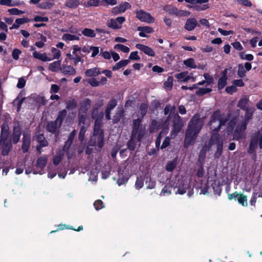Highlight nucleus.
Masks as SVG:
<instances>
[{"mask_svg":"<svg viewBox=\"0 0 262 262\" xmlns=\"http://www.w3.org/2000/svg\"><path fill=\"white\" fill-rule=\"evenodd\" d=\"M143 179L141 177H138L135 184V188L137 189L141 188L143 186Z\"/></svg>","mask_w":262,"mask_h":262,"instance_id":"obj_58","label":"nucleus"},{"mask_svg":"<svg viewBox=\"0 0 262 262\" xmlns=\"http://www.w3.org/2000/svg\"><path fill=\"white\" fill-rule=\"evenodd\" d=\"M204 124V120L198 114L193 116L188 125L185 134L184 146L187 148L193 144Z\"/></svg>","mask_w":262,"mask_h":262,"instance_id":"obj_3","label":"nucleus"},{"mask_svg":"<svg viewBox=\"0 0 262 262\" xmlns=\"http://www.w3.org/2000/svg\"><path fill=\"white\" fill-rule=\"evenodd\" d=\"M77 107V102L75 100L72 99L68 101L67 108L69 110H73Z\"/></svg>","mask_w":262,"mask_h":262,"instance_id":"obj_48","label":"nucleus"},{"mask_svg":"<svg viewBox=\"0 0 262 262\" xmlns=\"http://www.w3.org/2000/svg\"><path fill=\"white\" fill-rule=\"evenodd\" d=\"M87 82L93 87H97L100 84V82L97 80L95 78H92L88 79Z\"/></svg>","mask_w":262,"mask_h":262,"instance_id":"obj_50","label":"nucleus"},{"mask_svg":"<svg viewBox=\"0 0 262 262\" xmlns=\"http://www.w3.org/2000/svg\"><path fill=\"white\" fill-rule=\"evenodd\" d=\"M173 127L170 133V138L174 139L183 127L185 121L178 115H173Z\"/></svg>","mask_w":262,"mask_h":262,"instance_id":"obj_8","label":"nucleus"},{"mask_svg":"<svg viewBox=\"0 0 262 262\" xmlns=\"http://www.w3.org/2000/svg\"><path fill=\"white\" fill-rule=\"evenodd\" d=\"M241 58L248 61H251L253 59V56L251 54H245L244 52H241L239 54Z\"/></svg>","mask_w":262,"mask_h":262,"instance_id":"obj_56","label":"nucleus"},{"mask_svg":"<svg viewBox=\"0 0 262 262\" xmlns=\"http://www.w3.org/2000/svg\"><path fill=\"white\" fill-rule=\"evenodd\" d=\"M97 109H94L92 112V118L95 119V126L94 134L91 136L89 142V146H97L101 148L103 146V132L100 129L103 113L102 112L98 114Z\"/></svg>","mask_w":262,"mask_h":262,"instance_id":"obj_4","label":"nucleus"},{"mask_svg":"<svg viewBox=\"0 0 262 262\" xmlns=\"http://www.w3.org/2000/svg\"><path fill=\"white\" fill-rule=\"evenodd\" d=\"M117 105V101L115 99H112L109 101L105 110V118L107 120L111 119V111Z\"/></svg>","mask_w":262,"mask_h":262,"instance_id":"obj_19","label":"nucleus"},{"mask_svg":"<svg viewBox=\"0 0 262 262\" xmlns=\"http://www.w3.org/2000/svg\"><path fill=\"white\" fill-rule=\"evenodd\" d=\"M173 78L172 77H169L166 81L164 83V86L165 88L171 89L172 86Z\"/></svg>","mask_w":262,"mask_h":262,"instance_id":"obj_62","label":"nucleus"},{"mask_svg":"<svg viewBox=\"0 0 262 262\" xmlns=\"http://www.w3.org/2000/svg\"><path fill=\"white\" fill-rule=\"evenodd\" d=\"M9 127L7 124H4L2 127L1 138L2 142L7 140L8 136Z\"/></svg>","mask_w":262,"mask_h":262,"instance_id":"obj_32","label":"nucleus"},{"mask_svg":"<svg viewBox=\"0 0 262 262\" xmlns=\"http://www.w3.org/2000/svg\"><path fill=\"white\" fill-rule=\"evenodd\" d=\"M177 164V160L176 159L169 161L166 165V169L168 171H172Z\"/></svg>","mask_w":262,"mask_h":262,"instance_id":"obj_39","label":"nucleus"},{"mask_svg":"<svg viewBox=\"0 0 262 262\" xmlns=\"http://www.w3.org/2000/svg\"><path fill=\"white\" fill-rule=\"evenodd\" d=\"M47 163V157L46 156H42L37 159L36 166L37 168L42 169L46 166Z\"/></svg>","mask_w":262,"mask_h":262,"instance_id":"obj_30","label":"nucleus"},{"mask_svg":"<svg viewBox=\"0 0 262 262\" xmlns=\"http://www.w3.org/2000/svg\"><path fill=\"white\" fill-rule=\"evenodd\" d=\"M227 73H228L227 69H225L222 72V76L219 78V81H218V89L219 90L222 89L227 84Z\"/></svg>","mask_w":262,"mask_h":262,"instance_id":"obj_16","label":"nucleus"},{"mask_svg":"<svg viewBox=\"0 0 262 262\" xmlns=\"http://www.w3.org/2000/svg\"><path fill=\"white\" fill-rule=\"evenodd\" d=\"M84 74L87 77H96L101 74V71L99 68L96 67L86 70Z\"/></svg>","mask_w":262,"mask_h":262,"instance_id":"obj_24","label":"nucleus"},{"mask_svg":"<svg viewBox=\"0 0 262 262\" xmlns=\"http://www.w3.org/2000/svg\"><path fill=\"white\" fill-rule=\"evenodd\" d=\"M91 106V101L88 98L83 99L80 103V108L79 110V116L85 115L86 116V112L89 110ZM87 118V117H86Z\"/></svg>","mask_w":262,"mask_h":262,"instance_id":"obj_13","label":"nucleus"},{"mask_svg":"<svg viewBox=\"0 0 262 262\" xmlns=\"http://www.w3.org/2000/svg\"><path fill=\"white\" fill-rule=\"evenodd\" d=\"M247 102L248 100L246 98H243L238 101L237 106L243 110H245L246 108Z\"/></svg>","mask_w":262,"mask_h":262,"instance_id":"obj_49","label":"nucleus"},{"mask_svg":"<svg viewBox=\"0 0 262 262\" xmlns=\"http://www.w3.org/2000/svg\"><path fill=\"white\" fill-rule=\"evenodd\" d=\"M61 68V61L57 60L49 64V69L52 72H57Z\"/></svg>","mask_w":262,"mask_h":262,"instance_id":"obj_31","label":"nucleus"},{"mask_svg":"<svg viewBox=\"0 0 262 262\" xmlns=\"http://www.w3.org/2000/svg\"><path fill=\"white\" fill-rule=\"evenodd\" d=\"M130 7V4L127 2H125L123 4L120 5L118 6L115 7L112 9V13L114 14H119L123 13L125 10Z\"/></svg>","mask_w":262,"mask_h":262,"instance_id":"obj_17","label":"nucleus"},{"mask_svg":"<svg viewBox=\"0 0 262 262\" xmlns=\"http://www.w3.org/2000/svg\"><path fill=\"white\" fill-rule=\"evenodd\" d=\"M176 78L178 80L183 81L187 82L190 80L192 77L188 75L187 72H182L175 75Z\"/></svg>","mask_w":262,"mask_h":262,"instance_id":"obj_29","label":"nucleus"},{"mask_svg":"<svg viewBox=\"0 0 262 262\" xmlns=\"http://www.w3.org/2000/svg\"><path fill=\"white\" fill-rule=\"evenodd\" d=\"M247 125V121H241L238 123L234 133V139L238 140L245 138L244 132Z\"/></svg>","mask_w":262,"mask_h":262,"instance_id":"obj_10","label":"nucleus"},{"mask_svg":"<svg viewBox=\"0 0 262 262\" xmlns=\"http://www.w3.org/2000/svg\"><path fill=\"white\" fill-rule=\"evenodd\" d=\"M197 26H199V24L196 19L189 18L186 20L184 29L188 31H191L193 30Z\"/></svg>","mask_w":262,"mask_h":262,"instance_id":"obj_15","label":"nucleus"},{"mask_svg":"<svg viewBox=\"0 0 262 262\" xmlns=\"http://www.w3.org/2000/svg\"><path fill=\"white\" fill-rule=\"evenodd\" d=\"M174 109H175V108L174 107H171V106L170 105H167L165 106V107L164 108V114L165 115H167L170 112V113L167 120H169L170 118L173 117L172 115L174 114H172L171 112L172 111L174 112Z\"/></svg>","mask_w":262,"mask_h":262,"instance_id":"obj_46","label":"nucleus"},{"mask_svg":"<svg viewBox=\"0 0 262 262\" xmlns=\"http://www.w3.org/2000/svg\"><path fill=\"white\" fill-rule=\"evenodd\" d=\"M124 17H118L116 19H111L108 21L107 25L108 27L113 29H118L122 27V24L125 21Z\"/></svg>","mask_w":262,"mask_h":262,"instance_id":"obj_12","label":"nucleus"},{"mask_svg":"<svg viewBox=\"0 0 262 262\" xmlns=\"http://www.w3.org/2000/svg\"><path fill=\"white\" fill-rule=\"evenodd\" d=\"M61 126V124L58 123L56 120L49 122L47 125V129L49 132L52 133H55L56 131Z\"/></svg>","mask_w":262,"mask_h":262,"instance_id":"obj_25","label":"nucleus"},{"mask_svg":"<svg viewBox=\"0 0 262 262\" xmlns=\"http://www.w3.org/2000/svg\"><path fill=\"white\" fill-rule=\"evenodd\" d=\"M21 52L20 50L18 49H15L13 50L12 56L14 59L18 60L19 58V56L21 54Z\"/></svg>","mask_w":262,"mask_h":262,"instance_id":"obj_63","label":"nucleus"},{"mask_svg":"<svg viewBox=\"0 0 262 262\" xmlns=\"http://www.w3.org/2000/svg\"><path fill=\"white\" fill-rule=\"evenodd\" d=\"M229 119V116L221 114L220 111H216L210 118L209 125L210 129H213L209 145L211 146L213 144L217 145L216 151L214 155L215 158H219L223 150V145L225 139L224 136L219 137L218 130L222 126L224 125Z\"/></svg>","mask_w":262,"mask_h":262,"instance_id":"obj_2","label":"nucleus"},{"mask_svg":"<svg viewBox=\"0 0 262 262\" xmlns=\"http://www.w3.org/2000/svg\"><path fill=\"white\" fill-rule=\"evenodd\" d=\"M139 119L134 120L133 127L131 136L138 141H140L145 133V126L140 125Z\"/></svg>","mask_w":262,"mask_h":262,"instance_id":"obj_6","label":"nucleus"},{"mask_svg":"<svg viewBox=\"0 0 262 262\" xmlns=\"http://www.w3.org/2000/svg\"><path fill=\"white\" fill-rule=\"evenodd\" d=\"M99 4V0H89L86 3L84 4V6L85 7H97Z\"/></svg>","mask_w":262,"mask_h":262,"instance_id":"obj_45","label":"nucleus"},{"mask_svg":"<svg viewBox=\"0 0 262 262\" xmlns=\"http://www.w3.org/2000/svg\"><path fill=\"white\" fill-rule=\"evenodd\" d=\"M62 73L64 74H69L71 75H74L76 73L75 69L70 66H66L62 68Z\"/></svg>","mask_w":262,"mask_h":262,"instance_id":"obj_38","label":"nucleus"},{"mask_svg":"<svg viewBox=\"0 0 262 262\" xmlns=\"http://www.w3.org/2000/svg\"><path fill=\"white\" fill-rule=\"evenodd\" d=\"M136 17L141 21L148 24L152 23L155 21L154 18L151 15L143 10H140L136 12Z\"/></svg>","mask_w":262,"mask_h":262,"instance_id":"obj_11","label":"nucleus"},{"mask_svg":"<svg viewBox=\"0 0 262 262\" xmlns=\"http://www.w3.org/2000/svg\"><path fill=\"white\" fill-rule=\"evenodd\" d=\"M0 145L2 148V155L4 156L7 155L11 149V144L9 142H7V140H4L3 142H2V139H1Z\"/></svg>","mask_w":262,"mask_h":262,"instance_id":"obj_21","label":"nucleus"},{"mask_svg":"<svg viewBox=\"0 0 262 262\" xmlns=\"http://www.w3.org/2000/svg\"><path fill=\"white\" fill-rule=\"evenodd\" d=\"M258 146L262 149V131H257L251 136L248 152L250 154H254Z\"/></svg>","mask_w":262,"mask_h":262,"instance_id":"obj_5","label":"nucleus"},{"mask_svg":"<svg viewBox=\"0 0 262 262\" xmlns=\"http://www.w3.org/2000/svg\"><path fill=\"white\" fill-rule=\"evenodd\" d=\"M22 149L24 152L28 151L30 144V137L29 135L24 134Z\"/></svg>","mask_w":262,"mask_h":262,"instance_id":"obj_26","label":"nucleus"},{"mask_svg":"<svg viewBox=\"0 0 262 262\" xmlns=\"http://www.w3.org/2000/svg\"><path fill=\"white\" fill-rule=\"evenodd\" d=\"M129 62V60L128 59L122 60L119 62L116 63L114 66L113 67V71H116L120 69L121 68L125 67L126 65L128 64Z\"/></svg>","mask_w":262,"mask_h":262,"instance_id":"obj_33","label":"nucleus"},{"mask_svg":"<svg viewBox=\"0 0 262 262\" xmlns=\"http://www.w3.org/2000/svg\"><path fill=\"white\" fill-rule=\"evenodd\" d=\"M21 135V131L19 128L15 127L13 134V142L14 143H16L18 142L20 136Z\"/></svg>","mask_w":262,"mask_h":262,"instance_id":"obj_37","label":"nucleus"},{"mask_svg":"<svg viewBox=\"0 0 262 262\" xmlns=\"http://www.w3.org/2000/svg\"><path fill=\"white\" fill-rule=\"evenodd\" d=\"M162 123V122L161 121H157L155 120H152L149 128L150 132L153 133L159 130L160 128Z\"/></svg>","mask_w":262,"mask_h":262,"instance_id":"obj_28","label":"nucleus"},{"mask_svg":"<svg viewBox=\"0 0 262 262\" xmlns=\"http://www.w3.org/2000/svg\"><path fill=\"white\" fill-rule=\"evenodd\" d=\"M136 47L144 52L145 54L150 56H154L155 55V53L154 50L148 46L141 44H137Z\"/></svg>","mask_w":262,"mask_h":262,"instance_id":"obj_18","label":"nucleus"},{"mask_svg":"<svg viewBox=\"0 0 262 262\" xmlns=\"http://www.w3.org/2000/svg\"><path fill=\"white\" fill-rule=\"evenodd\" d=\"M8 11L11 15H20L24 13V12L23 11L18 10V9L15 8L8 9Z\"/></svg>","mask_w":262,"mask_h":262,"instance_id":"obj_54","label":"nucleus"},{"mask_svg":"<svg viewBox=\"0 0 262 262\" xmlns=\"http://www.w3.org/2000/svg\"><path fill=\"white\" fill-rule=\"evenodd\" d=\"M63 155V151H58L55 156V157L53 159V163L55 165H58L60 162L61 161L62 156Z\"/></svg>","mask_w":262,"mask_h":262,"instance_id":"obj_41","label":"nucleus"},{"mask_svg":"<svg viewBox=\"0 0 262 262\" xmlns=\"http://www.w3.org/2000/svg\"><path fill=\"white\" fill-rule=\"evenodd\" d=\"M51 52L53 55V59H59L61 57V52L56 48H52Z\"/></svg>","mask_w":262,"mask_h":262,"instance_id":"obj_43","label":"nucleus"},{"mask_svg":"<svg viewBox=\"0 0 262 262\" xmlns=\"http://www.w3.org/2000/svg\"><path fill=\"white\" fill-rule=\"evenodd\" d=\"M67 112L66 110H63L60 111L58 113V117L56 120L61 125L63 119L67 115Z\"/></svg>","mask_w":262,"mask_h":262,"instance_id":"obj_42","label":"nucleus"},{"mask_svg":"<svg viewBox=\"0 0 262 262\" xmlns=\"http://www.w3.org/2000/svg\"><path fill=\"white\" fill-rule=\"evenodd\" d=\"M138 31L140 32L139 34L140 37H147L146 34L152 32L153 29L149 26L139 27Z\"/></svg>","mask_w":262,"mask_h":262,"instance_id":"obj_23","label":"nucleus"},{"mask_svg":"<svg viewBox=\"0 0 262 262\" xmlns=\"http://www.w3.org/2000/svg\"><path fill=\"white\" fill-rule=\"evenodd\" d=\"M75 135H76V130H73L70 133L69 137V139L64 147V149H66L67 145L68 144L69 145H70L72 143V141H73Z\"/></svg>","mask_w":262,"mask_h":262,"instance_id":"obj_57","label":"nucleus"},{"mask_svg":"<svg viewBox=\"0 0 262 262\" xmlns=\"http://www.w3.org/2000/svg\"><path fill=\"white\" fill-rule=\"evenodd\" d=\"M94 206L97 210L101 209L104 208V207L102 201L101 200H97L96 201H95L94 202Z\"/></svg>","mask_w":262,"mask_h":262,"instance_id":"obj_60","label":"nucleus"},{"mask_svg":"<svg viewBox=\"0 0 262 262\" xmlns=\"http://www.w3.org/2000/svg\"><path fill=\"white\" fill-rule=\"evenodd\" d=\"M114 49L119 50L124 53H128L129 51V48L122 44H117L114 46Z\"/></svg>","mask_w":262,"mask_h":262,"instance_id":"obj_47","label":"nucleus"},{"mask_svg":"<svg viewBox=\"0 0 262 262\" xmlns=\"http://www.w3.org/2000/svg\"><path fill=\"white\" fill-rule=\"evenodd\" d=\"M237 90V88L233 84L231 86H227L226 88V92L229 94H233L234 93L236 92Z\"/></svg>","mask_w":262,"mask_h":262,"instance_id":"obj_64","label":"nucleus"},{"mask_svg":"<svg viewBox=\"0 0 262 262\" xmlns=\"http://www.w3.org/2000/svg\"><path fill=\"white\" fill-rule=\"evenodd\" d=\"M246 74V70L245 69L244 67L242 65L239 64L238 66V69L237 71V75L238 76L241 77H244L245 76Z\"/></svg>","mask_w":262,"mask_h":262,"instance_id":"obj_53","label":"nucleus"},{"mask_svg":"<svg viewBox=\"0 0 262 262\" xmlns=\"http://www.w3.org/2000/svg\"><path fill=\"white\" fill-rule=\"evenodd\" d=\"M193 9L198 11H204L209 8L208 4L195 5L193 7Z\"/></svg>","mask_w":262,"mask_h":262,"instance_id":"obj_55","label":"nucleus"},{"mask_svg":"<svg viewBox=\"0 0 262 262\" xmlns=\"http://www.w3.org/2000/svg\"><path fill=\"white\" fill-rule=\"evenodd\" d=\"M31 97L35 101V105L39 107L45 105L47 103V100L42 94L38 95L33 94L31 95Z\"/></svg>","mask_w":262,"mask_h":262,"instance_id":"obj_14","label":"nucleus"},{"mask_svg":"<svg viewBox=\"0 0 262 262\" xmlns=\"http://www.w3.org/2000/svg\"><path fill=\"white\" fill-rule=\"evenodd\" d=\"M229 119V116L221 114L220 111H216L210 118L209 125L210 129H213L209 145L211 146L213 144L217 145L216 151L214 155L215 158H219L223 150V145L225 139L224 136L219 137L218 130L222 126L224 125Z\"/></svg>","mask_w":262,"mask_h":262,"instance_id":"obj_1","label":"nucleus"},{"mask_svg":"<svg viewBox=\"0 0 262 262\" xmlns=\"http://www.w3.org/2000/svg\"><path fill=\"white\" fill-rule=\"evenodd\" d=\"M90 121L85 115H80L78 124L80 126L79 134V139L82 141L84 139V135L89 126Z\"/></svg>","mask_w":262,"mask_h":262,"instance_id":"obj_9","label":"nucleus"},{"mask_svg":"<svg viewBox=\"0 0 262 262\" xmlns=\"http://www.w3.org/2000/svg\"><path fill=\"white\" fill-rule=\"evenodd\" d=\"M32 55L34 58L43 62L50 61L52 60V59H51V58L47 56L46 53H41L37 51H34V52H33Z\"/></svg>","mask_w":262,"mask_h":262,"instance_id":"obj_20","label":"nucleus"},{"mask_svg":"<svg viewBox=\"0 0 262 262\" xmlns=\"http://www.w3.org/2000/svg\"><path fill=\"white\" fill-rule=\"evenodd\" d=\"M183 64L188 68L191 69H196L197 66L196 65L194 60L192 58H189L183 61Z\"/></svg>","mask_w":262,"mask_h":262,"instance_id":"obj_35","label":"nucleus"},{"mask_svg":"<svg viewBox=\"0 0 262 262\" xmlns=\"http://www.w3.org/2000/svg\"><path fill=\"white\" fill-rule=\"evenodd\" d=\"M212 90L210 88H200L196 92V94L202 96L210 92Z\"/></svg>","mask_w":262,"mask_h":262,"instance_id":"obj_51","label":"nucleus"},{"mask_svg":"<svg viewBox=\"0 0 262 262\" xmlns=\"http://www.w3.org/2000/svg\"><path fill=\"white\" fill-rule=\"evenodd\" d=\"M238 196L237 201L238 203L244 206H247L248 205L247 196L243 194L238 195Z\"/></svg>","mask_w":262,"mask_h":262,"instance_id":"obj_44","label":"nucleus"},{"mask_svg":"<svg viewBox=\"0 0 262 262\" xmlns=\"http://www.w3.org/2000/svg\"><path fill=\"white\" fill-rule=\"evenodd\" d=\"M181 183L179 186L177 185L172 186L167 185L162 189L160 195L161 196H164L169 194L171 193V190L172 189L174 190L177 187H178V189L177 191H174V193L176 194H183L186 192V190L188 188L189 184L187 182H183L182 186H181Z\"/></svg>","mask_w":262,"mask_h":262,"instance_id":"obj_7","label":"nucleus"},{"mask_svg":"<svg viewBox=\"0 0 262 262\" xmlns=\"http://www.w3.org/2000/svg\"><path fill=\"white\" fill-rule=\"evenodd\" d=\"M81 33L86 37L93 38L96 36L95 31L89 28H84L82 31Z\"/></svg>","mask_w":262,"mask_h":262,"instance_id":"obj_36","label":"nucleus"},{"mask_svg":"<svg viewBox=\"0 0 262 262\" xmlns=\"http://www.w3.org/2000/svg\"><path fill=\"white\" fill-rule=\"evenodd\" d=\"M208 147L207 146H204L201 150L200 151L199 157V161L201 163H203L205 158L206 157V152L207 150Z\"/></svg>","mask_w":262,"mask_h":262,"instance_id":"obj_40","label":"nucleus"},{"mask_svg":"<svg viewBox=\"0 0 262 262\" xmlns=\"http://www.w3.org/2000/svg\"><path fill=\"white\" fill-rule=\"evenodd\" d=\"M80 34L74 35L69 33L64 34L62 36V39L66 41H70L73 40H78L80 38Z\"/></svg>","mask_w":262,"mask_h":262,"instance_id":"obj_27","label":"nucleus"},{"mask_svg":"<svg viewBox=\"0 0 262 262\" xmlns=\"http://www.w3.org/2000/svg\"><path fill=\"white\" fill-rule=\"evenodd\" d=\"M80 4L79 0H67L65 6L70 8H76Z\"/></svg>","mask_w":262,"mask_h":262,"instance_id":"obj_34","label":"nucleus"},{"mask_svg":"<svg viewBox=\"0 0 262 262\" xmlns=\"http://www.w3.org/2000/svg\"><path fill=\"white\" fill-rule=\"evenodd\" d=\"M24 4V2L13 0H0V5L8 7L18 6Z\"/></svg>","mask_w":262,"mask_h":262,"instance_id":"obj_22","label":"nucleus"},{"mask_svg":"<svg viewBox=\"0 0 262 262\" xmlns=\"http://www.w3.org/2000/svg\"><path fill=\"white\" fill-rule=\"evenodd\" d=\"M148 108L147 104L145 103H142L140 107V112L141 113V117H143L146 114Z\"/></svg>","mask_w":262,"mask_h":262,"instance_id":"obj_59","label":"nucleus"},{"mask_svg":"<svg viewBox=\"0 0 262 262\" xmlns=\"http://www.w3.org/2000/svg\"><path fill=\"white\" fill-rule=\"evenodd\" d=\"M235 122H234V120H231L228 122L227 129V133L228 135H229V133L232 131L233 128L235 126Z\"/></svg>","mask_w":262,"mask_h":262,"instance_id":"obj_61","label":"nucleus"},{"mask_svg":"<svg viewBox=\"0 0 262 262\" xmlns=\"http://www.w3.org/2000/svg\"><path fill=\"white\" fill-rule=\"evenodd\" d=\"M137 139H133V137L131 136L130 139L128 143V148L130 150H134L136 147V142Z\"/></svg>","mask_w":262,"mask_h":262,"instance_id":"obj_52","label":"nucleus"}]
</instances>
